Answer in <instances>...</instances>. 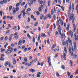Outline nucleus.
Segmentation results:
<instances>
[{
    "instance_id": "nucleus-29",
    "label": "nucleus",
    "mask_w": 78,
    "mask_h": 78,
    "mask_svg": "<svg viewBox=\"0 0 78 78\" xmlns=\"http://www.w3.org/2000/svg\"><path fill=\"white\" fill-rule=\"evenodd\" d=\"M76 44H74V50H75V51H76Z\"/></svg>"
},
{
    "instance_id": "nucleus-55",
    "label": "nucleus",
    "mask_w": 78,
    "mask_h": 78,
    "mask_svg": "<svg viewBox=\"0 0 78 78\" xmlns=\"http://www.w3.org/2000/svg\"><path fill=\"white\" fill-rule=\"evenodd\" d=\"M5 53L6 54H9H9H10V52H9L8 51H5Z\"/></svg>"
},
{
    "instance_id": "nucleus-17",
    "label": "nucleus",
    "mask_w": 78,
    "mask_h": 78,
    "mask_svg": "<svg viewBox=\"0 0 78 78\" xmlns=\"http://www.w3.org/2000/svg\"><path fill=\"white\" fill-rule=\"evenodd\" d=\"M30 70L31 71V72H32V73H33L34 72H35V70L33 69H30Z\"/></svg>"
},
{
    "instance_id": "nucleus-24",
    "label": "nucleus",
    "mask_w": 78,
    "mask_h": 78,
    "mask_svg": "<svg viewBox=\"0 0 78 78\" xmlns=\"http://www.w3.org/2000/svg\"><path fill=\"white\" fill-rule=\"evenodd\" d=\"M12 6H10L9 7V11H11L12 9Z\"/></svg>"
},
{
    "instance_id": "nucleus-41",
    "label": "nucleus",
    "mask_w": 78,
    "mask_h": 78,
    "mask_svg": "<svg viewBox=\"0 0 78 78\" xmlns=\"http://www.w3.org/2000/svg\"><path fill=\"white\" fill-rule=\"evenodd\" d=\"M53 19L55 20H56V15H55V14L54 15Z\"/></svg>"
},
{
    "instance_id": "nucleus-40",
    "label": "nucleus",
    "mask_w": 78,
    "mask_h": 78,
    "mask_svg": "<svg viewBox=\"0 0 78 78\" xmlns=\"http://www.w3.org/2000/svg\"><path fill=\"white\" fill-rule=\"evenodd\" d=\"M38 10L39 11L41 12V11H42V9H41V7H39L38 8Z\"/></svg>"
},
{
    "instance_id": "nucleus-35",
    "label": "nucleus",
    "mask_w": 78,
    "mask_h": 78,
    "mask_svg": "<svg viewBox=\"0 0 78 78\" xmlns=\"http://www.w3.org/2000/svg\"><path fill=\"white\" fill-rule=\"evenodd\" d=\"M40 38H41V35L39 34L38 38V41H40Z\"/></svg>"
},
{
    "instance_id": "nucleus-39",
    "label": "nucleus",
    "mask_w": 78,
    "mask_h": 78,
    "mask_svg": "<svg viewBox=\"0 0 78 78\" xmlns=\"http://www.w3.org/2000/svg\"><path fill=\"white\" fill-rule=\"evenodd\" d=\"M20 5V3H18L16 5V7H19V6Z\"/></svg>"
},
{
    "instance_id": "nucleus-34",
    "label": "nucleus",
    "mask_w": 78,
    "mask_h": 78,
    "mask_svg": "<svg viewBox=\"0 0 78 78\" xmlns=\"http://www.w3.org/2000/svg\"><path fill=\"white\" fill-rule=\"evenodd\" d=\"M24 59L25 62H27V61H28V60L27 59V57L24 58Z\"/></svg>"
},
{
    "instance_id": "nucleus-4",
    "label": "nucleus",
    "mask_w": 78,
    "mask_h": 78,
    "mask_svg": "<svg viewBox=\"0 0 78 78\" xmlns=\"http://www.w3.org/2000/svg\"><path fill=\"white\" fill-rule=\"evenodd\" d=\"M58 33L59 34H60V35L61 34V26L60 25H59L58 26Z\"/></svg>"
},
{
    "instance_id": "nucleus-61",
    "label": "nucleus",
    "mask_w": 78,
    "mask_h": 78,
    "mask_svg": "<svg viewBox=\"0 0 78 78\" xmlns=\"http://www.w3.org/2000/svg\"><path fill=\"white\" fill-rule=\"evenodd\" d=\"M76 30V27L74 26V27L73 31H74V32Z\"/></svg>"
},
{
    "instance_id": "nucleus-3",
    "label": "nucleus",
    "mask_w": 78,
    "mask_h": 78,
    "mask_svg": "<svg viewBox=\"0 0 78 78\" xmlns=\"http://www.w3.org/2000/svg\"><path fill=\"white\" fill-rule=\"evenodd\" d=\"M63 45H65L67 44V46H69V43H68V40H66V41H64L62 43Z\"/></svg>"
},
{
    "instance_id": "nucleus-18",
    "label": "nucleus",
    "mask_w": 78,
    "mask_h": 78,
    "mask_svg": "<svg viewBox=\"0 0 78 78\" xmlns=\"http://www.w3.org/2000/svg\"><path fill=\"white\" fill-rule=\"evenodd\" d=\"M17 62V61L16 60H13V65H15V64H16V62Z\"/></svg>"
},
{
    "instance_id": "nucleus-51",
    "label": "nucleus",
    "mask_w": 78,
    "mask_h": 78,
    "mask_svg": "<svg viewBox=\"0 0 78 78\" xmlns=\"http://www.w3.org/2000/svg\"><path fill=\"white\" fill-rule=\"evenodd\" d=\"M61 37L62 39H63V38H64V35H63V34H62L61 35Z\"/></svg>"
},
{
    "instance_id": "nucleus-8",
    "label": "nucleus",
    "mask_w": 78,
    "mask_h": 78,
    "mask_svg": "<svg viewBox=\"0 0 78 78\" xmlns=\"http://www.w3.org/2000/svg\"><path fill=\"white\" fill-rule=\"evenodd\" d=\"M10 49V53H12V51L14 50V48L10 47L9 48Z\"/></svg>"
},
{
    "instance_id": "nucleus-20",
    "label": "nucleus",
    "mask_w": 78,
    "mask_h": 78,
    "mask_svg": "<svg viewBox=\"0 0 78 78\" xmlns=\"http://www.w3.org/2000/svg\"><path fill=\"white\" fill-rule=\"evenodd\" d=\"M9 64V62H6L4 64L5 66H7V65H8Z\"/></svg>"
},
{
    "instance_id": "nucleus-15",
    "label": "nucleus",
    "mask_w": 78,
    "mask_h": 78,
    "mask_svg": "<svg viewBox=\"0 0 78 78\" xmlns=\"http://www.w3.org/2000/svg\"><path fill=\"white\" fill-rule=\"evenodd\" d=\"M16 12H17V10H15V9L13 11L12 13H13V15H15L16 14Z\"/></svg>"
},
{
    "instance_id": "nucleus-5",
    "label": "nucleus",
    "mask_w": 78,
    "mask_h": 78,
    "mask_svg": "<svg viewBox=\"0 0 78 78\" xmlns=\"http://www.w3.org/2000/svg\"><path fill=\"white\" fill-rule=\"evenodd\" d=\"M69 35L70 36H71V38L73 37V32H72V31H71V30H69Z\"/></svg>"
},
{
    "instance_id": "nucleus-16",
    "label": "nucleus",
    "mask_w": 78,
    "mask_h": 78,
    "mask_svg": "<svg viewBox=\"0 0 78 78\" xmlns=\"http://www.w3.org/2000/svg\"><path fill=\"white\" fill-rule=\"evenodd\" d=\"M66 30L67 31H69V25H68L66 28Z\"/></svg>"
},
{
    "instance_id": "nucleus-22",
    "label": "nucleus",
    "mask_w": 78,
    "mask_h": 78,
    "mask_svg": "<svg viewBox=\"0 0 78 78\" xmlns=\"http://www.w3.org/2000/svg\"><path fill=\"white\" fill-rule=\"evenodd\" d=\"M47 17H49V18H51V15L49 13L48 15H47Z\"/></svg>"
},
{
    "instance_id": "nucleus-43",
    "label": "nucleus",
    "mask_w": 78,
    "mask_h": 78,
    "mask_svg": "<svg viewBox=\"0 0 78 78\" xmlns=\"http://www.w3.org/2000/svg\"><path fill=\"white\" fill-rule=\"evenodd\" d=\"M25 2H23L21 4V6H24L25 5Z\"/></svg>"
},
{
    "instance_id": "nucleus-32",
    "label": "nucleus",
    "mask_w": 78,
    "mask_h": 78,
    "mask_svg": "<svg viewBox=\"0 0 78 78\" xmlns=\"http://www.w3.org/2000/svg\"><path fill=\"white\" fill-rule=\"evenodd\" d=\"M27 36L30 39H31V36L30 35V34H27Z\"/></svg>"
},
{
    "instance_id": "nucleus-30",
    "label": "nucleus",
    "mask_w": 78,
    "mask_h": 78,
    "mask_svg": "<svg viewBox=\"0 0 78 78\" xmlns=\"http://www.w3.org/2000/svg\"><path fill=\"white\" fill-rule=\"evenodd\" d=\"M54 13V11H53V10L51 9V15H53Z\"/></svg>"
},
{
    "instance_id": "nucleus-19",
    "label": "nucleus",
    "mask_w": 78,
    "mask_h": 78,
    "mask_svg": "<svg viewBox=\"0 0 78 78\" xmlns=\"http://www.w3.org/2000/svg\"><path fill=\"white\" fill-rule=\"evenodd\" d=\"M64 50L66 53H67V48L66 47H65L64 48Z\"/></svg>"
},
{
    "instance_id": "nucleus-56",
    "label": "nucleus",
    "mask_w": 78,
    "mask_h": 78,
    "mask_svg": "<svg viewBox=\"0 0 78 78\" xmlns=\"http://www.w3.org/2000/svg\"><path fill=\"white\" fill-rule=\"evenodd\" d=\"M61 0H58V3L59 4H61Z\"/></svg>"
},
{
    "instance_id": "nucleus-54",
    "label": "nucleus",
    "mask_w": 78,
    "mask_h": 78,
    "mask_svg": "<svg viewBox=\"0 0 78 78\" xmlns=\"http://www.w3.org/2000/svg\"><path fill=\"white\" fill-rule=\"evenodd\" d=\"M26 14V12H23V17H25Z\"/></svg>"
},
{
    "instance_id": "nucleus-44",
    "label": "nucleus",
    "mask_w": 78,
    "mask_h": 78,
    "mask_svg": "<svg viewBox=\"0 0 78 78\" xmlns=\"http://www.w3.org/2000/svg\"><path fill=\"white\" fill-rule=\"evenodd\" d=\"M3 39H4V37H2L0 39V41H3Z\"/></svg>"
},
{
    "instance_id": "nucleus-38",
    "label": "nucleus",
    "mask_w": 78,
    "mask_h": 78,
    "mask_svg": "<svg viewBox=\"0 0 78 78\" xmlns=\"http://www.w3.org/2000/svg\"><path fill=\"white\" fill-rule=\"evenodd\" d=\"M31 10V9L30 8H28L27 10V12L28 13V11H30Z\"/></svg>"
},
{
    "instance_id": "nucleus-12",
    "label": "nucleus",
    "mask_w": 78,
    "mask_h": 78,
    "mask_svg": "<svg viewBox=\"0 0 78 78\" xmlns=\"http://www.w3.org/2000/svg\"><path fill=\"white\" fill-rule=\"evenodd\" d=\"M3 11L2 10H1L0 11V15L1 17H2V15H3Z\"/></svg>"
},
{
    "instance_id": "nucleus-60",
    "label": "nucleus",
    "mask_w": 78,
    "mask_h": 78,
    "mask_svg": "<svg viewBox=\"0 0 78 78\" xmlns=\"http://www.w3.org/2000/svg\"><path fill=\"white\" fill-rule=\"evenodd\" d=\"M31 18L32 19H34V16H33V15H31Z\"/></svg>"
},
{
    "instance_id": "nucleus-28",
    "label": "nucleus",
    "mask_w": 78,
    "mask_h": 78,
    "mask_svg": "<svg viewBox=\"0 0 78 78\" xmlns=\"http://www.w3.org/2000/svg\"><path fill=\"white\" fill-rule=\"evenodd\" d=\"M5 59V58H4L3 57H1L0 58V60H1V61H4V60Z\"/></svg>"
},
{
    "instance_id": "nucleus-52",
    "label": "nucleus",
    "mask_w": 78,
    "mask_h": 78,
    "mask_svg": "<svg viewBox=\"0 0 78 78\" xmlns=\"http://www.w3.org/2000/svg\"><path fill=\"white\" fill-rule=\"evenodd\" d=\"M12 40V37H10L9 38V41H11Z\"/></svg>"
},
{
    "instance_id": "nucleus-45",
    "label": "nucleus",
    "mask_w": 78,
    "mask_h": 78,
    "mask_svg": "<svg viewBox=\"0 0 78 78\" xmlns=\"http://www.w3.org/2000/svg\"><path fill=\"white\" fill-rule=\"evenodd\" d=\"M27 50V48H24V50L23 51L24 52H26Z\"/></svg>"
},
{
    "instance_id": "nucleus-31",
    "label": "nucleus",
    "mask_w": 78,
    "mask_h": 78,
    "mask_svg": "<svg viewBox=\"0 0 78 78\" xmlns=\"http://www.w3.org/2000/svg\"><path fill=\"white\" fill-rule=\"evenodd\" d=\"M48 63L50 62V56L49 58H48Z\"/></svg>"
},
{
    "instance_id": "nucleus-62",
    "label": "nucleus",
    "mask_w": 78,
    "mask_h": 78,
    "mask_svg": "<svg viewBox=\"0 0 78 78\" xmlns=\"http://www.w3.org/2000/svg\"><path fill=\"white\" fill-rule=\"evenodd\" d=\"M3 2L4 3H7V1L6 0H3Z\"/></svg>"
},
{
    "instance_id": "nucleus-48",
    "label": "nucleus",
    "mask_w": 78,
    "mask_h": 78,
    "mask_svg": "<svg viewBox=\"0 0 78 78\" xmlns=\"http://www.w3.org/2000/svg\"><path fill=\"white\" fill-rule=\"evenodd\" d=\"M41 8H42V9H44V6H43L42 5H40Z\"/></svg>"
},
{
    "instance_id": "nucleus-64",
    "label": "nucleus",
    "mask_w": 78,
    "mask_h": 78,
    "mask_svg": "<svg viewBox=\"0 0 78 78\" xmlns=\"http://www.w3.org/2000/svg\"><path fill=\"white\" fill-rule=\"evenodd\" d=\"M5 51V49H4L1 50V52H3L4 51Z\"/></svg>"
},
{
    "instance_id": "nucleus-47",
    "label": "nucleus",
    "mask_w": 78,
    "mask_h": 78,
    "mask_svg": "<svg viewBox=\"0 0 78 78\" xmlns=\"http://www.w3.org/2000/svg\"><path fill=\"white\" fill-rule=\"evenodd\" d=\"M53 25H54V29H55L56 28V25L55 24V23H53Z\"/></svg>"
},
{
    "instance_id": "nucleus-42",
    "label": "nucleus",
    "mask_w": 78,
    "mask_h": 78,
    "mask_svg": "<svg viewBox=\"0 0 78 78\" xmlns=\"http://www.w3.org/2000/svg\"><path fill=\"white\" fill-rule=\"evenodd\" d=\"M40 14V13L39 12V11H37V16H39Z\"/></svg>"
},
{
    "instance_id": "nucleus-7",
    "label": "nucleus",
    "mask_w": 78,
    "mask_h": 78,
    "mask_svg": "<svg viewBox=\"0 0 78 78\" xmlns=\"http://www.w3.org/2000/svg\"><path fill=\"white\" fill-rule=\"evenodd\" d=\"M36 0H30V3H31V4L32 5H33V2L34 3H36Z\"/></svg>"
},
{
    "instance_id": "nucleus-46",
    "label": "nucleus",
    "mask_w": 78,
    "mask_h": 78,
    "mask_svg": "<svg viewBox=\"0 0 78 78\" xmlns=\"http://www.w3.org/2000/svg\"><path fill=\"white\" fill-rule=\"evenodd\" d=\"M61 8L62 10L63 11H64V7L62 6H61Z\"/></svg>"
},
{
    "instance_id": "nucleus-49",
    "label": "nucleus",
    "mask_w": 78,
    "mask_h": 78,
    "mask_svg": "<svg viewBox=\"0 0 78 78\" xmlns=\"http://www.w3.org/2000/svg\"><path fill=\"white\" fill-rule=\"evenodd\" d=\"M59 25V20H58L57 23V25L58 26Z\"/></svg>"
},
{
    "instance_id": "nucleus-53",
    "label": "nucleus",
    "mask_w": 78,
    "mask_h": 78,
    "mask_svg": "<svg viewBox=\"0 0 78 78\" xmlns=\"http://www.w3.org/2000/svg\"><path fill=\"white\" fill-rule=\"evenodd\" d=\"M40 64L41 66H43L44 65V62H41Z\"/></svg>"
},
{
    "instance_id": "nucleus-63",
    "label": "nucleus",
    "mask_w": 78,
    "mask_h": 78,
    "mask_svg": "<svg viewBox=\"0 0 78 78\" xmlns=\"http://www.w3.org/2000/svg\"><path fill=\"white\" fill-rule=\"evenodd\" d=\"M67 55L65 53H63V57H66V56Z\"/></svg>"
},
{
    "instance_id": "nucleus-1",
    "label": "nucleus",
    "mask_w": 78,
    "mask_h": 78,
    "mask_svg": "<svg viewBox=\"0 0 78 78\" xmlns=\"http://www.w3.org/2000/svg\"><path fill=\"white\" fill-rule=\"evenodd\" d=\"M69 51L71 54L72 56H73V51H74V49L73 46L69 47Z\"/></svg>"
},
{
    "instance_id": "nucleus-13",
    "label": "nucleus",
    "mask_w": 78,
    "mask_h": 78,
    "mask_svg": "<svg viewBox=\"0 0 78 78\" xmlns=\"http://www.w3.org/2000/svg\"><path fill=\"white\" fill-rule=\"evenodd\" d=\"M76 11H77V13L78 14V4L76 5Z\"/></svg>"
},
{
    "instance_id": "nucleus-25",
    "label": "nucleus",
    "mask_w": 78,
    "mask_h": 78,
    "mask_svg": "<svg viewBox=\"0 0 78 78\" xmlns=\"http://www.w3.org/2000/svg\"><path fill=\"white\" fill-rule=\"evenodd\" d=\"M14 38H15V39L16 40H17V39H19V36L18 35H17V36H15Z\"/></svg>"
},
{
    "instance_id": "nucleus-6",
    "label": "nucleus",
    "mask_w": 78,
    "mask_h": 78,
    "mask_svg": "<svg viewBox=\"0 0 78 78\" xmlns=\"http://www.w3.org/2000/svg\"><path fill=\"white\" fill-rule=\"evenodd\" d=\"M59 21H60L61 22V24L62 26L63 25V24H64V22L62 20H61V18H59Z\"/></svg>"
},
{
    "instance_id": "nucleus-11",
    "label": "nucleus",
    "mask_w": 78,
    "mask_h": 78,
    "mask_svg": "<svg viewBox=\"0 0 78 78\" xmlns=\"http://www.w3.org/2000/svg\"><path fill=\"white\" fill-rule=\"evenodd\" d=\"M56 75L57 77H59L60 76V75H59V73H58V72H56Z\"/></svg>"
},
{
    "instance_id": "nucleus-27",
    "label": "nucleus",
    "mask_w": 78,
    "mask_h": 78,
    "mask_svg": "<svg viewBox=\"0 0 78 78\" xmlns=\"http://www.w3.org/2000/svg\"><path fill=\"white\" fill-rule=\"evenodd\" d=\"M68 39L69 43H71V42H72V41L70 40V37H69Z\"/></svg>"
},
{
    "instance_id": "nucleus-57",
    "label": "nucleus",
    "mask_w": 78,
    "mask_h": 78,
    "mask_svg": "<svg viewBox=\"0 0 78 78\" xmlns=\"http://www.w3.org/2000/svg\"><path fill=\"white\" fill-rule=\"evenodd\" d=\"M43 19V15H41L40 16V19Z\"/></svg>"
},
{
    "instance_id": "nucleus-37",
    "label": "nucleus",
    "mask_w": 78,
    "mask_h": 78,
    "mask_svg": "<svg viewBox=\"0 0 78 78\" xmlns=\"http://www.w3.org/2000/svg\"><path fill=\"white\" fill-rule=\"evenodd\" d=\"M55 36H57V35H59V33H58V31H56L55 32Z\"/></svg>"
},
{
    "instance_id": "nucleus-23",
    "label": "nucleus",
    "mask_w": 78,
    "mask_h": 78,
    "mask_svg": "<svg viewBox=\"0 0 78 78\" xmlns=\"http://www.w3.org/2000/svg\"><path fill=\"white\" fill-rule=\"evenodd\" d=\"M67 73L68 76H70V75L71 74V73H70V72H69V71L67 72Z\"/></svg>"
},
{
    "instance_id": "nucleus-10",
    "label": "nucleus",
    "mask_w": 78,
    "mask_h": 78,
    "mask_svg": "<svg viewBox=\"0 0 78 78\" xmlns=\"http://www.w3.org/2000/svg\"><path fill=\"white\" fill-rule=\"evenodd\" d=\"M61 11V10L60 9H58L57 13L58 15L60 14V12Z\"/></svg>"
},
{
    "instance_id": "nucleus-9",
    "label": "nucleus",
    "mask_w": 78,
    "mask_h": 78,
    "mask_svg": "<svg viewBox=\"0 0 78 78\" xmlns=\"http://www.w3.org/2000/svg\"><path fill=\"white\" fill-rule=\"evenodd\" d=\"M55 47H56V44H54L51 47V50H53V48H55Z\"/></svg>"
},
{
    "instance_id": "nucleus-14",
    "label": "nucleus",
    "mask_w": 78,
    "mask_h": 78,
    "mask_svg": "<svg viewBox=\"0 0 78 78\" xmlns=\"http://www.w3.org/2000/svg\"><path fill=\"white\" fill-rule=\"evenodd\" d=\"M22 40H20L19 41V42L18 43V45H21V44H22Z\"/></svg>"
},
{
    "instance_id": "nucleus-33",
    "label": "nucleus",
    "mask_w": 78,
    "mask_h": 78,
    "mask_svg": "<svg viewBox=\"0 0 78 78\" xmlns=\"http://www.w3.org/2000/svg\"><path fill=\"white\" fill-rule=\"evenodd\" d=\"M61 68L62 69H65V66L64 65H63L62 66Z\"/></svg>"
},
{
    "instance_id": "nucleus-26",
    "label": "nucleus",
    "mask_w": 78,
    "mask_h": 78,
    "mask_svg": "<svg viewBox=\"0 0 78 78\" xmlns=\"http://www.w3.org/2000/svg\"><path fill=\"white\" fill-rule=\"evenodd\" d=\"M32 41L34 44V42H35V38H34V37H33Z\"/></svg>"
},
{
    "instance_id": "nucleus-2",
    "label": "nucleus",
    "mask_w": 78,
    "mask_h": 78,
    "mask_svg": "<svg viewBox=\"0 0 78 78\" xmlns=\"http://www.w3.org/2000/svg\"><path fill=\"white\" fill-rule=\"evenodd\" d=\"M72 20L73 23H74V21H75V16L74 14H72L69 17V21L70 20Z\"/></svg>"
},
{
    "instance_id": "nucleus-21",
    "label": "nucleus",
    "mask_w": 78,
    "mask_h": 78,
    "mask_svg": "<svg viewBox=\"0 0 78 78\" xmlns=\"http://www.w3.org/2000/svg\"><path fill=\"white\" fill-rule=\"evenodd\" d=\"M41 37H46V36H45V34H42L41 35Z\"/></svg>"
},
{
    "instance_id": "nucleus-36",
    "label": "nucleus",
    "mask_w": 78,
    "mask_h": 78,
    "mask_svg": "<svg viewBox=\"0 0 78 78\" xmlns=\"http://www.w3.org/2000/svg\"><path fill=\"white\" fill-rule=\"evenodd\" d=\"M73 56L75 58H76H76H77V55H76V54L74 55Z\"/></svg>"
},
{
    "instance_id": "nucleus-58",
    "label": "nucleus",
    "mask_w": 78,
    "mask_h": 78,
    "mask_svg": "<svg viewBox=\"0 0 78 78\" xmlns=\"http://www.w3.org/2000/svg\"><path fill=\"white\" fill-rule=\"evenodd\" d=\"M40 76H41V75L39 74H37V78H39Z\"/></svg>"
},
{
    "instance_id": "nucleus-59",
    "label": "nucleus",
    "mask_w": 78,
    "mask_h": 78,
    "mask_svg": "<svg viewBox=\"0 0 78 78\" xmlns=\"http://www.w3.org/2000/svg\"><path fill=\"white\" fill-rule=\"evenodd\" d=\"M49 25H48V24L47 25H46V28H48V27H49Z\"/></svg>"
},
{
    "instance_id": "nucleus-50",
    "label": "nucleus",
    "mask_w": 78,
    "mask_h": 78,
    "mask_svg": "<svg viewBox=\"0 0 78 78\" xmlns=\"http://www.w3.org/2000/svg\"><path fill=\"white\" fill-rule=\"evenodd\" d=\"M5 41H7L8 40V37L6 36L5 38Z\"/></svg>"
}]
</instances>
